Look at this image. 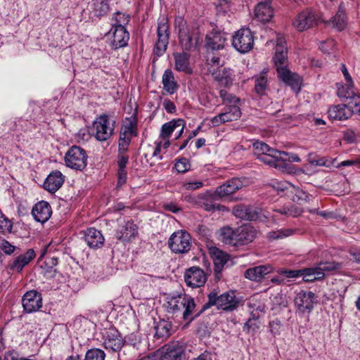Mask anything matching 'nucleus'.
<instances>
[{
	"label": "nucleus",
	"instance_id": "39",
	"mask_svg": "<svg viewBox=\"0 0 360 360\" xmlns=\"http://www.w3.org/2000/svg\"><path fill=\"white\" fill-rule=\"evenodd\" d=\"M335 158H330L328 157H321L316 153H309L307 157V161L309 163L314 166L326 167L330 168L334 162Z\"/></svg>",
	"mask_w": 360,
	"mask_h": 360
},
{
	"label": "nucleus",
	"instance_id": "33",
	"mask_svg": "<svg viewBox=\"0 0 360 360\" xmlns=\"http://www.w3.org/2000/svg\"><path fill=\"white\" fill-rule=\"evenodd\" d=\"M175 60L174 68L179 72H184L186 74H191L193 70L190 65V56L187 53H174Z\"/></svg>",
	"mask_w": 360,
	"mask_h": 360
},
{
	"label": "nucleus",
	"instance_id": "2",
	"mask_svg": "<svg viewBox=\"0 0 360 360\" xmlns=\"http://www.w3.org/2000/svg\"><path fill=\"white\" fill-rule=\"evenodd\" d=\"M195 303L194 299L188 295L180 294L168 298L167 309L169 313H182V318L184 321L189 322L199 315L200 311L193 315L195 312Z\"/></svg>",
	"mask_w": 360,
	"mask_h": 360
},
{
	"label": "nucleus",
	"instance_id": "1",
	"mask_svg": "<svg viewBox=\"0 0 360 360\" xmlns=\"http://www.w3.org/2000/svg\"><path fill=\"white\" fill-rule=\"evenodd\" d=\"M274 61L277 68L279 78L294 91H299L301 87V78L297 74L291 72L288 69V50L285 39L278 35L275 47Z\"/></svg>",
	"mask_w": 360,
	"mask_h": 360
},
{
	"label": "nucleus",
	"instance_id": "44",
	"mask_svg": "<svg viewBox=\"0 0 360 360\" xmlns=\"http://www.w3.org/2000/svg\"><path fill=\"white\" fill-rule=\"evenodd\" d=\"M276 212L285 215L286 217H297L302 213L303 210L302 208L295 205H290L289 206H284L275 210Z\"/></svg>",
	"mask_w": 360,
	"mask_h": 360
},
{
	"label": "nucleus",
	"instance_id": "26",
	"mask_svg": "<svg viewBox=\"0 0 360 360\" xmlns=\"http://www.w3.org/2000/svg\"><path fill=\"white\" fill-rule=\"evenodd\" d=\"M210 72L212 73L216 81L226 87L231 86L235 79L234 72L230 68L210 69Z\"/></svg>",
	"mask_w": 360,
	"mask_h": 360
},
{
	"label": "nucleus",
	"instance_id": "10",
	"mask_svg": "<svg viewBox=\"0 0 360 360\" xmlns=\"http://www.w3.org/2000/svg\"><path fill=\"white\" fill-rule=\"evenodd\" d=\"M318 15L311 8L298 13L292 20V26L297 32H304L317 25Z\"/></svg>",
	"mask_w": 360,
	"mask_h": 360
},
{
	"label": "nucleus",
	"instance_id": "18",
	"mask_svg": "<svg viewBox=\"0 0 360 360\" xmlns=\"http://www.w3.org/2000/svg\"><path fill=\"white\" fill-rule=\"evenodd\" d=\"M184 280L188 286L195 288L203 286L207 281V277L202 269L193 266L186 271Z\"/></svg>",
	"mask_w": 360,
	"mask_h": 360
},
{
	"label": "nucleus",
	"instance_id": "28",
	"mask_svg": "<svg viewBox=\"0 0 360 360\" xmlns=\"http://www.w3.org/2000/svg\"><path fill=\"white\" fill-rule=\"evenodd\" d=\"M243 187V183L239 179H232L226 181L216 189V194L220 197L229 196Z\"/></svg>",
	"mask_w": 360,
	"mask_h": 360
},
{
	"label": "nucleus",
	"instance_id": "5",
	"mask_svg": "<svg viewBox=\"0 0 360 360\" xmlns=\"http://www.w3.org/2000/svg\"><path fill=\"white\" fill-rule=\"evenodd\" d=\"M115 121L106 114L96 117L93 123V133L96 140L105 141L108 140L113 134Z\"/></svg>",
	"mask_w": 360,
	"mask_h": 360
},
{
	"label": "nucleus",
	"instance_id": "30",
	"mask_svg": "<svg viewBox=\"0 0 360 360\" xmlns=\"http://www.w3.org/2000/svg\"><path fill=\"white\" fill-rule=\"evenodd\" d=\"M279 156H277L278 165L281 164V165H275V168L278 169L282 172H289V169L291 168V165L290 163L286 162L287 161L290 162H300L301 159L300 157L292 153H288L285 151H280Z\"/></svg>",
	"mask_w": 360,
	"mask_h": 360
},
{
	"label": "nucleus",
	"instance_id": "4",
	"mask_svg": "<svg viewBox=\"0 0 360 360\" xmlns=\"http://www.w3.org/2000/svg\"><path fill=\"white\" fill-rule=\"evenodd\" d=\"M340 264L335 262H320L312 268L302 269V276L305 282H314L322 279L330 272L339 269Z\"/></svg>",
	"mask_w": 360,
	"mask_h": 360
},
{
	"label": "nucleus",
	"instance_id": "37",
	"mask_svg": "<svg viewBox=\"0 0 360 360\" xmlns=\"http://www.w3.org/2000/svg\"><path fill=\"white\" fill-rule=\"evenodd\" d=\"M341 70L345 79L347 91L345 92V86H340L338 89V96L340 98H349L354 94V83L345 65H342Z\"/></svg>",
	"mask_w": 360,
	"mask_h": 360
},
{
	"label": "nucleus",
	"instance_id": "51",
	"mask_svg": "<svg viewBox=\"0 0 360 360\" xmlns=\"http://www.w3.org/2000/svg\"><path fill=\"white\" fill-rule=\"evenodd\" d=\"M219 96L222 99L223 103L229 105H238L240 100L235 95L229 93L224 89H221L219 91Z\"/></svg>",
	"mask_w": 360,
	"mask_h": 360
},
{
	"label": "nucleus",
	"instance_id": "50",
	"mask_svg": "<svg viewBox=\"0 0 360 360\" xmlns=\"http://www.w3.org/2000/svg\"><path fill=\"white\" fill-rule=\"evenodd\" d=\"M294 232L292 229H281L269 232L268 237L272 240L281 239L293 235Z\"/></svg>",
	"mask_w": 360,
	"mask_h": 360
},
{
	"label": "nucleus",
	"instance_id": "24",
	"mask_svg": "<svg viewBox=\"0 0 360 360\" xmlns=\"http://www.w3.org/2000/svg\"><path fill=\"white\" fill-rule=\"evenodd\" d=\"M227 41L225 32L213 30L206 37V46L212 51L224 49Z\"/></svg>",
	"mask_w": 360,
	"mask_h": 360
},
{
	"label": "nucleus",
	"instance_id": "31",
	"mask_svg": "<svg viewBox=\"0 0 360 360\" xmlns=\"http://www.w3.org/2000/svg\"><path fill=\"white\" fill-rule=\"evenodd\" d=\"M236 233L238 246L252 242L255 239L257 232L252 226L245 225L237 228Z\"/></svg>",
	"mask_w": 360,
	"mask_h": 360
},
{
	"label": "nucleus",
	"instance_id": "45",
	"mask_svg": "<svg viewBox=\"0 0 360 360\" xmlns=\"http://www.w3.org/2000/svg\"><path fill=\"white\" fill-rule=\"evenodd\" d=\"M195 202L200 205L206 211H212L217 210L219 211L226 210V207L220 205H215L211 200H205L202 197L199 196Z\"/></svg>",
	"mask_w": 360,
	"mask_h": 360
},
{
	"label": "nucleus",
	"instance_id": "14",
	"mask_svg": "<svg viewBox=\"0 0 360 360\" xmlns=\"http://www.w3.org/2000/svg\"><path fill=\"white\" fill-rule=\"evenodd\" d=\"M185 121L182 119H174L162 125L160 138L162 139H169L172 134L176 131L175 134V139H179L183 134L185 128Z\"/></svg>",
	"mask_w": 360,
	"mask_h": 360
},
{
	"label": "nucleus",
	"instance_id": "27",
	"mask_svg": "<svg viewBox=\"0 0 360 360\" xmlns=\"http://www.w3.org/2000/svg\"><path fill=\"white\" fill-rule=\"evenodd\" d=\"M64 176L59 171H53L46 177L44 188L49 193H56L63 184Z\"/></svg>",
	"mask_w": 360,
	"mask_h": 360
},
{
	"label": "nucleus",
	"instance_id": "16",
	"mask_svg": "<svg viewBox=\"0 0 360 360\" xmlns=\"http://www.w3.org/2000/svg\"><path fill=\"white\" fill-rule=\"evenodd\" d=\"M22 304L27 313L37 311L42 307L41 295L34 290L27 291L22 298Z\"/></svg>",
	"mask_w": 360,
	"mask_h": 360
},
{
	"label": "nucleus",
	"instance_id": "52",
	"mask_svg": "<svg viewBox=\"0 0 360 360\" xmlns=\"http://www.w3.org/2000/svg\"><path fill=\"white\" fill-rule=\"evenodd\" d=\"M105 354L100 349H89L85 356V360H105Z\"/></svg>",
	"mask_w": 360,
	"mask_h": 360
},
{
	"label": "nucleus",
	"instance_id": "62",
	"mask_svg": "<svg viewBox=\"0 0 360 360\" xmlns=\"http://www.w3.org/2000/svg\"><path fill=\"white\" fill-rule=\"evenodd\" d=\"M117 177L118 180L117 186L119 187L124 184L127 181V173L126 169H118Z\"/></svg>",
	"mask_w": 360,
	"mask_h": 360
},
{
	"label": "nucleus",
	"instance_id": "35",
	"mask_svg": "<svg viewBox=\"0 0 360 360\" xmlns=\"http://www.w3.org/2000/svg\"><path fill=\"white\" fill-rule=\"evenodd\" d=\"M36 256L33 249H29L25 254L17 257L11 266V269L20 272Z\"/></svg>",
	"mask_w": 360,
	"mask_h": 360
},
{
	"label": "nucleus",
	"instance_id": "15",
	"mask_svg": "<svg viewBox=\"0 0 360 360\" xmlns=\"http://www.w3.org/2000/svg\"><path fill=\"white\" fill-rule=\"evenodd\" d=\"M103 345L107 350L115 352L122 349L124 340L118 330L111 328L103 334Z\"/></svg>",
	"mask_w": 360,
	"mask_h": 360
},
{
	"label": "nucleus",
	"instance_id": "9",
	"mask_svg": "<svg viewBox=\"0 0 360 360\" xmlns=\"http://www.w3.org/2000/svg\"><path fill=\"white\" fill-rule=\"evenodd\" d=\"M87 155L82 148L74 146L66 153L65 162L67 167L82 171L87 165Z\"/></svg>",
	"mask_w": 360,
	"mask_h": 360
},
{
	"label": "nucleus",
	"instance_id": "6",
	"mask_svg": "<svg viewBox=\"0 0 360 360\" xmlns=\"http://www.w3.org/2000/svg\"><path fill=\"white\" fill-rule=\"evenodd\" d=\"M158 40L154 48V53L161 56L167 50L169 39V25L167 16L161 15L158 20Z\"/></svg>",
	"mask_w": 360,
	"mask_h": 360
},
{
	"label": "nucleus",
	"instance_id": "13",
	"mask_svg": "<svg viewBox=\"0 0 360 360\" xmlns=\"http://www.w3.org/2000/svg\"><path fill=\"white\" fill-rule=\"evenodd\" d=\"M139 234V226L132 220H128L120 224L115 233L117 240L123 243H130Z\"/></svg>",
	"mask_w": 360,
	"mask_h": 360
},
{
	"label": "nucleus",
	"instance_id": "3",
	"mask_svg": "<svg viewBox=\"0 0 360 360\" xmlns=\"http://www.w3.org/2000/svg\"><path fill=\"white\" fill-rule=\"evenodd\" d=\"M239 304V300L236 298L233 291L224 292L219 296L215 292H212L208 295V301L206 302L200 313L205 311L212 306H217L218 309L224 311H231L237 309Z\"/></svg>",
	"mask_w": 360,
	"mask_h": 360
},
{
	"label": "nucleus",
	"instance_id": "38",
	"mask_svg": "<svg viewBox=\"0 0 360 360\" xmlns=\"http://www.w3.org/2000/svg\"><path fill=\"white\" fill-rule=\"evenodd\" d=\"M269 69L264 68L261 72L254 77L255 90L259 95H264L268 87Z\"/></svg>",
	"mask_w": 360,
	"mask_h": 360
},
{
	"label": "nucleus",
	"instance_id": "12",
	"mask_svg": "<svg viewBox=\"0 0 360 360\" xmlns=\"http://www.w3.org/2000/svg\"><path fill=\"white\" fill-rule=\"evenodd\" d=\"M241 111L239 105H229L224 108V111L213 117L210 122L213 127H218L229 122L238 120L241 116Z\"/></svg>",
	"mask_w": 360,
	"mask_h": 360
},
{
	"label": "nucleus",
	"instance_id": "60",
	"mask_svg": "<svg viewBox=\"0 0 360 360\" xmlns=\"http://www.w3.org/2000/svg\"><path fill=\"white\" fill-rule=\"evenodd\" d=\"M1 250L6 255H11L15 250V246L11 244L8 240H3L0 245Z\"/></svg>",
	"mask_w": 360,
	"mask_h": 360
},
{
	"label": "nucleus",
	"instance_id": "42",
	"mask_svg": "<svg viewBox=\"0 0 360 360\" xmlns=\"http://www.w3.org/2000/svg\"><path fill=\"white\" fill-rule=\"evenodd\" d=\"M136 122L131 119L128 120L127 122L122 125L120 136L124 139L128 138L131 140L132 137L136 136Z\"/></svg>",
	"mask_w": 360,
	"mask_h": 360
},
{
	"label": "nucleus",
	"instance_id": "46",
	"mask_svg": "<svg viewBox=\"0 0 360 360\" xmlns=\"http://www.w3.org/2000/svg\"><path fill=\"white\" fill-rule=\"evenodd\" d=\"M112 20L114 22L112 24V27H125L130 21V17L129 15L117 11L114 13Z\"/></svg>",
	"mask_w": 360,
	"mask_h": 360
},
{
	"label": "nucleus",
	"instance_id": "53",
	"mask_svg": "<svg viewBox=\"0 0 360 360\" xmlns=\"http://www.w3.org/2000/svg\"><path fill=\"white\" fill-rule=\"evenodd\" d=\"M348 98L350 99L348 107L352 110V114L355 112L360 115V96L354 92V94Z\"/></svg>",
	"mask_w": 360,
	"mask_h": 360
},
{
	"label": "nucleus",
	"instance_id": "63",
	"mask_svg": "<svg viewBox=\"0 0 360 360\" xmlns=\"http://www.w3.org/2000/svg\"><path fill=\"white\" fill-rule=\"evenodd\" d=\"M334 41L333 39H329L325 42H322L320 45V49L323 52L330 53L334 47Z\"/></svg>",
	"mask_w": 360,
	"mask_h": 360
},
{
	"label": "nucleus",
	"instance_id": "61",
	"mask_svg": "<svg viewBox=\"0 0 360 360\" xmlns=\"http://www.w3.org/2000/svg\"><path fill=\"white\" fill-rule=\"evenodd\" d=\"M203 186V183L201 181H195L192 182H184L183 188L185 190L193 191L198 189Z\"/></svg>",
	"mask_w": 360,
	"mask_h": 360
},
{
	"label": "nucleus",
	"instance_id": "59",
	"mask_svg": "<svg viewBox=\"0 0 360 360\" xmlns=\"http://www.w3.org/2000/svg\"><path fill=\"white\" fill-rule=\"evenodd\" d=\"M265 313V306L260 302H257L255 309L250 311L251 317L253 320H257L261 314Z\"/></svg>",
	"mask_w": 360,
	"mask_h": 360
},
{
	"label": "nucleus",
	"instance_id": "58",
	"mask_svg": "<svg viewBox=\"0 0 360 360\" xmlns=\"http://www.w3.org/2000/svg\"><path fill=\"white\" fill-rule=\"evenodd\" d=\"M229 2L227 0H219L216 9L218 14H224L229 11Z\"/></svg>",
	"mask_w": 360,
	"mask_h": 360
},
{
	"label": "nucleus",
	"instance_id": "56",
	"mask_svg": "<svg viewBox=\"0 0 360 360\" xmlns=\"http://www.w3.org/2000/svg\"><path fill=\"white\" fill-rule=\"evenodd\" d=\"M279 275L285 278H298L302 276V269L300 270H286L280 269L277 271Z\"/></svg>",
	"mask_w": 360,
	"mask_h": 360
},
{
	"label": "nucleus",
	"instance_id": "22",
	"mask_svg": "<svg viewBox=\"0 0 360 360\" xmlns=\"http://www.w3.org/2000/svg\"><path fill=\"white\" fill-rule=\"evenodd\" d=\"M274 271V267L270 264L259 265L248 269L244 273V276L250 281L261 282L266 275Z\"/></svg>",
	"mask_w": 360,
	"mask_h": 360
},
{
	"label": "nucleus",
	"instance_id": "64",
	"mask_svg": "<svg viewBox=\"0 0 360 360\" xmlns=\"http://www.w3.org/2000/svg\"><path fill=\"white\" fill-rule=\"evenodd\" d=\"M348 252L352 257L354 261L358 264H360V250L356 247H351Z\"/></svg>",
	"mask_w": 360,
	"mask_h": 360
},
{
	"label": "nucleus",
	"instance_id": "41",
	"mask_svg": "<svg viewBox=\"0 0 360 360\" xmlns=\"http://www.w3.org/2000/svg\"><path fill=\"white\" fill-rule=\"evenodd\" d=\"M328 24L332 25L333 27L339 31L343 30L346 27L347 21L345 12L340 6L335 15L328 22Z\"/></svg>",
	"mask_w": 360,
	"mask_h": 360
},
{
	"label": "nucleus",
	"instance_id": "43",
	"mask_svg": "<svg viewBox=\"0 0 360 360\" xmlns=\"http://www.w3.org/2000/svg\"><path fill=\"white\" fill-rule=\"evenodd\" d=\"M215 270L220 271L228 261L229 256L218 249L212 252Z\"/></svg>",
	"mask_w": 360,
	"mask_h": 360
},
{
	"label": "nucleus",
	"instance_id": "55",
	"mask_svg": "<svg viewBox=\"0 0 360 360\" xmlns=\"http://www.w3.org/2000/svg\"><path fill=\"white\" fill-rule=\"evenodd\" d=\"M169 325L165 322L159 323L155 327V335L158 338L168 337L169 335Z\"/></svg>",
	"mask_w": 360,
	"mask_h": 360
},
{
	"label": "nucleus",
	"instance_id": "11",
	"mask_svg": "<svg viewBox=\"0 0 360 360\" xmlns=\"http://www.w3.org/2000/svg\"><path fill=\"white\" fill-rule=\"evenodd\" d=\"M254 45V37L249 28H241L232 37V46L238 52H249Z\"/></svg>",
	"mask_w": 360,
	"mask_h": 360
},
{
	"label": "nucleus",
	"instance_id": "34",
	"mask_svg": "<svg viewBox=\"0 0 360 360\" xmlns=\"http://www.w3.org/2000/svg\"><path fill=\"white\" fill-rule=\"evenodd\" d=\"M185 350L179 343H172L166 348V352L162 356L164 360H183Z\"/></svg>",
	"mask_w": 360,
	"mask_h": 360
},
{
	"label": "nucleus",
	"instance_id": "19",
	"mask_svg": "<svg viewBox=\"0 0 360 360\" xmlns=\"http://www.w3.org/2000/svg\"><path fill=\"white\" fill-rule=\"evenodd\" d=\"M315 294L311 291L301 290L298 292L295 297V304L298 310L302 313L310 311L314 304L316 303Z\"/></svg>",
	"mask_w": 360,
	"mask_h": 360
},
{
	"label": "nucleus",
	"instance_id": "20",
	"mask_svg": "<svg viewBox=\"0 0 360 360\" xmlns=\"http://www.w3.org/2000/svg\"><path fill=\"white\" fill-rule=\"evenodd\" d=\"M87 10L92 20L100 19L110 11L109 0H91L88 4Z\"/></svg>",
	"mask_w": 360,
	"mask_h": 360
},
{
	"label": "nucleus",
	"instance_id": "29",
	"mask_svg": "<svg viewBox=\"0 0 360 360\" xmlns=\"http://www.w3.org/2000/svg\"><path fill=\"white\" fill-rule=\"evenodd\" d=\"M84 240L91 248L103 247L105 240L101 232L95 228H89L86 231Z\"/></svg>",
	"mask_w": 360,
	"mask_h": 360
},
{
	"label": "nucleus",
	"instance_id": "25",
	"mask_svg": "<svg viewBox=\"0 0 360 360\" xmlns=\"http://www.w3.org/2000/svg\"><path fill=\"white\" fill-rule=\"evenodd\" d=\"M352 115V110L345 104L330 106L328 110V117L332 121H344Z\"/></svg>",
	"mask_w": 360,
	"mask_h": 360
},
{
	"label": "nucleus",
	"instance_id": "32",
	"mask_svg": "<svg viewBox=\"0 0 360 360\" xmlns=\"http://www.w3.org/2000/svg\"><path fill=\"white\" fill-rule=\"evenodd\" d=\"M232 213L237 218L248 221L257 218V212L252 207L242 204L234 206Z\"/></svg>",
	"mask_w": 360,
	"mask_h": 360
},
{
	"label": "nucleus",
	"instance_id": "48",
	"mask_svg": "<svg viewBox=\"0 0 360 360\" xmlns=\"http://www.w3.org/2000/svg\"><path fill=\"white\" fill-rule=\"evenodd\" d=\"M234 235V229L230 226H224L219 230L220 240L226 244L230 245L233 242L232 236Z\"/></svg>",
	"mask_w": 360,
	"mask_h": 360
},
{
	"label": "nucleus",
	"instance_id": "49",
	"mask_svg": "<svg viewBox=\"0 0 360 360\" xmlns=\"http://www.w3.org/2000/svg\"><path fill=\"white\" fill-rule=\"evenodd\" d=\"M13 226V221L4 214L0 213V233L7 235L12 233Z\"/></svg>",
	"mask_w": 360,
	"mask_h": 360
},
{
	"label": "nucleus",
	"instance_id": "8",
	"mask_svg": "<svg viewBox=\"0 0 360 360\" xmlns=\"http://www.w3.org/2000/svg\"><path fill=\"white\" fill-rule=\"evenodd\" d=\"M168 245L172 252L176 254L186 253L191 247V235L183 230L175 231L169 237Z\"/></svg>",
	"mask_w": 360,
	"mask_h": 360
},
{
	"label": "nucleus",
	"instance_id": "7",
	"mask_svg": "<svg viewBox=\"0 0 360 360\" xmlns=\"http://www.w3.org/2000/svg\"><path fill=\"white\" fill-rule=\"evenodd\" d=\"M253 153L260 161L264 164L275 167L278 165L277 156H279L280 150L269 147L266 143L256 141L253 143Z\"/></svg>",
	"mask_w": 360,
	"mask_h": 360
},
{
	"label": "nucleus",
	"instance_id": "57",
	"mask_svg": "<svg viewBox=\"0 0 360 360\" xmlns=\"http://www.w3.org/2000/svg\"><path fill=\"white\" fill-rule=\"evenodd\" d=\"M175 168L179 173H184L190 168V164L186 158L179 160L175 164Z\"/></svg>",
	"mask_w": 360,
	"mask_h": 360
},
{
	"label": "nucleus",
	"instance_id": "40",
	"mask_svg": "<svg viewBox=\"0 0 360 360\" xmlns=\"http://www.w3.org/2000/svg\"><path fill=\"white\" fill-rule=\"evenodd\" d=\"M163 89L170 94H174L177 89V84L174 80L172 71L167 69L162 75Z\"/></svg>",
	"mask_w": 360,
	"mask_h": 360
},
{
	"label": "nucleus",
	"instance_id": "47",
	"mask_svg": "<svg viewBox=\"0 0 360 360\" xmlns=\"http://www.w3.org/2000/svg\"><path fill=\"white\" fill-rule=\"evenodd\" d=\"M178 32L181 45L186 49H189L192 46V37L188 27L182 28V30H180Z\"/></svg>",
	"mask_w": 360,
	"mask_h": 360
},
{
	"label": "nucleus",
	"instance_id": "17",
	"mask_svg": "<svg viewBox=\"0 0 360 360\" xmlns=\"http://www.w3.org/2000/svg\"><path fill=\"white\" fill-rule=\"evenodd\" d=\"M110 37V45L114 49L126 46L129 39V33L126 27H111L108 33Z\"/></svg>",
	"mask_w": 360,
	"mask_h": 360
},
{
	"label": "nucleus",
	"instance_id": "54",
	"mask_svg": "<svg viewBox=\"0 0 360 360\" xmlns=\"http://www.w3.org/2000/svg\"><path fill=\"white\" fill-rule=\"evenodd\" d=\"M207 64L208 65V70L210 71V69L211 70H215V68L217 69H219V67L222 65L221 58L218 56L212 54H208L207 58Z\"/></svg>",
	"mask_w": 360,
	"mask_h": 360
},
{
	"label": "nucleus",
	"instance_id": "36",
	"mask_svg": "<svg viewBox=\"0 0 360 360\" xmlns=\"http://www.w3.org/2000/svg\"><path fill=\"white\" fill-rule=\"evenodd\" d=\"M285 188L290 192L289 197L293 202L299 204L309 202L311 195L307 194L305 191L292 184H285Z\"/></svg>",
	"mask_w": 360,
	"mask_h": 360
},
{
	"label": "nucleus",
	"instance_id": "21",
	"mask_svg": "<svg viewBox=\"0 0 360 360\" xmlns=\"http://www.w3.org/2000/svg\"><path fill=\"white\" fill-rule=\"evenodd\" d=\"M52 214L51 207L46 201L37 202L32 209V215L37 222L44 224L47 221Z\"/></svg>",
	"mask_w": 360,
	"mask_h": 360
},
{
	"label": "nucleus",
	"instance_id": "23",
	"mask_svg": "<svg viewBox=\"0 0 360 360\" xmlns=\"http://www.w3.org/2000/svg\"><path fill=\"white\" fill-rule=\"evenodd\" d=\"M271 0H259L255 7V18L263 22H269L274 16V10L271 6Z\"/></svg>",
	"mask_w": 360,
	"mask_h": 360
}]
</instances>
